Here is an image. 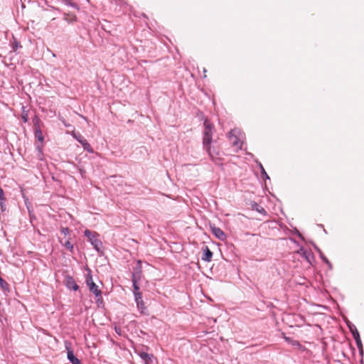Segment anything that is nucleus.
I'll return each instance as SVG.
<instances>
[{"mask_svg":"<svg viewBox=\"0 0 364 364\" xmlns=\"http://www.w3.org/2000/svg\"><path fill=\"white\" fill-rule=\"evenodd\" d=\"M35 136L39 141L42 142L43 141V136L39 127L35 128Z\"/></svg>","mask_w":364,"mask_h":364,"instance_id":"15","label":"nucleus"},{"mask_svg":"<svg viewBox=\"0 0 364 364\" xmlns=\"http://www.w3.org/2000/svg\"><path fill=\"white\" fill-rule=\"evenodd\" d=\"M0 286L3 289H6L8 288V284L6 281H4L1 277H0Z\"/></svg>","mask_w":364,"mask_h":364,"instance_id":"19","label":"nucleus"},{"mask_svg":"<svg viewBox=\"0 0 364 364\" xmlns=\"http://www.w3.org/2000/svg\"><path fill=\"white\" fill-rule=\"evenodd\" d=\"M229 139L234 146L241 148V145L240 144V141H239L238 138L236 136V135L235 134L234 130H231L229 132Z\"/></svg>","mask_w":364,"mask_h":364,"instance_id":"8","label":"nucleus"},{"mask_svg":"<svg viewBox=\"0 0 364 364\" xmlns=\"http://www.w3.org/2000/svg\"><path fill=\"white\" fill-rule=\"evenodd\" d=\"M251 208L252 210L257 211L258 213L266 215L267 212L264 210V208L262 206H260L259 204H257L256 202L251 203Z\"/></svg>","mask_w":364,"mask_h":364,"instance_id":"11","label":"nucleus"},{"mask_svg":"<svg viewBox=\"0 0 364 364\" xmlns=\"http://www.w3.org/2000/svg\"><path fill=\"white\" fill-rule=\"evenodd\" d=\"M61 1L63 2H64L65 4H66L67 5H70V6H73V7L75 6V4H72L71 0H61Z\"/></svg>","mask_w":364,"mask_h":364,"instance_id":"24","label":"nucleus"},{"mask_svg":"<svg viewBox=\"0 0 364 364\" xmlns=\"http://www.w3.org/2000/svg\"><path fill=\"white\" fill-rule=\"evenodd\" d=\"M85 235L89 239L91 243L93 245L95 250L99 251L100 247L101 245V242L96 238L95 233L91 231L86 230L85 231Z\"/></svg>","mask_w":364,"mask_h":364,"instance_id":"4","label":"nucleus"},{"mask_svg":"<svg viewBox=\"0 0 364 364\" xmlns=\"http://www.w3.org/2000/svg\"><path fill=\"white\" fill-rule=\"evenodd\" d=\"M262 168V178L264 181L266 180H269V176L267 175V173L265 172L264 168L262 166H261Z\"/></svg>","mask_w":364,"mask_h":364,"instance_id":"22","label":"nucleus"},{"mask_svg":"<svg viewBox=\"0 0 364 364\" xmlns=\"http://www.w3.org/2000/svg\"><path fill=\"white\" fill-rule=\"evenodd\" d=\"M292 345H293V346H296V345H297V346H298V345H299V342H298V341H293V342H292Z\"/></svg>","mask_w":364,"mask_h":364,"instance_id":"27","label":"nucleus"},{"mask_svg":"<svg viewBox=\"0 0 364 364\" xmlns=\"http://www.w3.org/2000/svg\"><path fill=\"white\" fill-rule=\"evenodd\" d=\"M64 245L67 249H68L70 251H73V246L70 241H66Z\"/></svg>","mask_w":364,"mask_h":364,"instance_id":"21","label":"nucleus"},{"mask_svg":"<svg viewBox=\"0 0 364 364\" xmlns=\"http://www.w3.org/2000/svg\"><path fill=\"white\" fill-rule=\"evenodd\" d=\"M73 136L78 142H80L82 144L85 150L87 151L90 153L93 152V149L90 144L80 133L73 132Z\"/></svg>","mask_w":364,"mask_h":364,"instance_id":"3","label":"nucleus"},{"mask_svg":"<svg viewBox=\"0 0 364 364\" xmlns=\"http://www.w3.org/2000/svg\"><path fill=\"white\" fill-rule=\"evenodd\" d=\"M65 347L67 350V357L70 362L72 364H81L80 360L74 355L73 350L71 348V343L65 341Z\"/></svg>","mask_w":364,"mask_h":364,"instance_id":"2","label":"nucleus"},{"mask_svg":"<svg viewBox=\"0 0 364 364\" xmlns=\"http://www.w3.org/2000/svg\"><path fill=\"white\" fill-rule=\"evenodd\" d=\"M213 257V252L209 250L208 247H205L204 250L203 255L202 256V259L203 261L210 262Z\"/></svg>","mask_w":364,"mask_h":364,"instance_id":"12","label":"nucleus"},{"mask_svg":"<svg viewBox=\"0 0 364 364\" xmlns=\"http://www.w3.org/2000/svg\"><path fill=\"white\" fill-rule=\"evenodd\" d=\"M349 328L353 334V338L355 339V338H357V335H359V333H358L357 328H355V326L354 325H353L352 326H349Z\"/></svg>","mask_w":364,"mask_h":364,"instance_id":"16","label":"nucleus"},{"mask_svg":"<svg viewBox=\"0 0 364 364\" xmlns=\"http://www.w3.org/2000/svg\"><path fill=\"white\" fill-rule=\"evenodd\" d=\"M36 149H38L40 154H42V149L40 146H37Z\"/></svg>","mask_w":364,"mask_h":364,"instance_id":"26","label":"nucleus"},{"mask_svg":"<svg viewBox=\"0 0 364 364\" xmlns=\"http://www.w3.org/2000/svg\"><path fill=\"white\" fill-rule=\"evenodd\" d=\"M203 124H204L203 138V148L206 150V151L208 153V154L212 157V154L210 153V144L212 141V136H213V126L208 119H205L204 121Z\"/></svg>","mask_w":364,"mask_h":364,"instance_id":"1","label":"nucleus"},{"mask_svg":"<svg viewBox=\"0 0 364 364\" xmlns=\"http://www.w3.org/2000/svg\"><path fill=\"white\" fill-rule=\"evenodd\" d=\"M115 331L117 333H118L119 335L121 334V329L119 328H117V327H115Z\"/></svg>","mask_w":364,"mask_h":364,"instance_id":"25","label":"nucleus"},{"mask_svg":"<svg viewBox=\"0 0 364 364\" xmlns=\"http://www.w3.org/2000/svg\"><path fill=\"white\" fill-rule=\"evenodd\" d=\"M212 233L219 240L224 241L226 239V235L224 232L218 227H211Z\"/></svg>","mask_w":364,"mask_h":364,"instance_id":"6","label":"nucleus"},{"mask_svg":"<svg viewBox=\"0 0 364 364\" xmlns=\"http://www.w3.org/2000/svg\"><path fill=\"white\" fill-rule=\"evenodd\" d=\"M86 283L88 287L91 286V284H95V282L92 280V277L90 274H89L86 278Z\"/></svg>","mask_w":364,"mask_h":364,"instance_id":"20","label":"nucleus"},{"mask_svg":"<svg viewBox=\"0 0 364 364\" xmlns=\"http://www.w3.org/2000/svg\"><path fill=\"white\" fill-rule=\"evenodd\" d=\"M355 343H356V345H357V347L358 348V349L362 350L363 345H362V342H361V340L360 338V335H357V338H355Z\"/></svg>","mask_w":364,"mask_h":364,"instance_id":"17","label":"nucleus"},{"mask_svg":"<svg viewBox=\"0 0 364 364\" xmlns=\"http://www.w3.org/2000/svg\"><path fill=\"white\" fill-rule=\"evenodd\" d=\"M5 198H4V193L3 189L0 187V206L2 211H4L6 209L5 205Z\"/></svg>","mask_w":364,"mask_h":364,"instance_id":"14","label":"nucleus"},{"mask_svg":"<svg viewBox=\"0 0 364 364\" xmlns=\"http://www.w3.org/2000/svg\"><path fill=\"white\" fill-rule=\"evenodd\" d=\"M66 286L68 288L70 289H73L75 291L78 289V285L75 283L74 279L72 277H68L66 279Z\"/></svg>","mask_w":364,"mask_h":364,"instance_id":"10","label":"nucleus"},{"mask_svg":"<svg viewBox=\"0 0 364 364\" xmlns=\"http://www.w3.org/2000/svg\"><path fill=\"white\" fill-rule=\"evenodd\" d=\"M319 252V254H320V257L321 259L326 263L330 267H331V262L328 261V259L323 255V254L321 252V250H318Z\"/></svg>","mask_w":364,"mask_h":364,"instance_id":"18","label":"nucleus"},{"mask_svg":"<svg viewBox=\"0 0 364 364\" xmlns=\"http://www.w3.org/2000/svg\"><path fill=\"white\" fill-rule=\"evenodd\" d=\"M140 273H141V271H139L138 272H134L132 274V282H133V287H134V296H136V293H141L139 291V285L137 284V279H136V277H138V278L139 279L140 277Z\"/></svg>","mask_w":364,"mask_h":364,"instance_id":"7","label":"nucleus"},{"mask_svg":"<svg viewBox=\"0 0 364 364\" xmlns=\"http://www.w3.org/2000/svg\"><path fill=\"white\" fill-rule=\"evenodd\" d=\"M135 297V301L136 303V306L138 309L140 311L141 314H144L146 310V306L144 302L142 299V296L141 293H136Z\"/></svg>","mask_w":364,"mask_h":364,"instance_id":"5","label":"nucleus"},{"mask_svg":"<svg viewBox=\"0 0 364 364\" xmlns=\"http://www.w3.org/2000/svg\"><path fill=\"white\" fill-rule=\"evenodd\" d=\"M89 290L93 293L97 299V301L100 300V298H102V292L101 291L98 289V287L95 284H91V286L89 287Z\"/></svg>","mask_w":364,"mask_h":364,"instance_id":"9","label":"nucleus"},{"mask_svg":"<svg viewBox=\"0 0 364 364\" xmlns=\"http://www.w3.org/2000/svg\"><path fill=\"white\" fill-rule=\"evenodd\" d=\"M61 232L62 233H63L65 235H68L70 232V230L68 228H61Z\"/></svg>","mask_w":364,"mask_h":364,"instance_id":"23","label":"nucleus"},{"mask_svg":"<svg viewBox=\"0 0 364 364\" xmlns=\"http://www.w3.org/2000/svg\"><path fill=\"white\" fill-rule=\"evenodd\" d=\"M284 339H285L287 341H288V342L291 341V339H290L289 338L286 337V336L284 337Z\"/></svg>","mask_w":364,"mask_h":364,"instance_id":"28","label":"nucleus"},{"mask_svg":"<svg viewBox=\"0 0 364 364\" xmlns=\"http://www.w3.org/2000/svg\"><path fill=\"white\" fill-rule=\"evenodd\" d=\"M140 357L145 361V364H151L154 356L146 353L142 352L139 354Z\"/></svg>","mask_w":364,"mask_h":364,"instance_id":"13","label":"nucleus"}]
</instances>
